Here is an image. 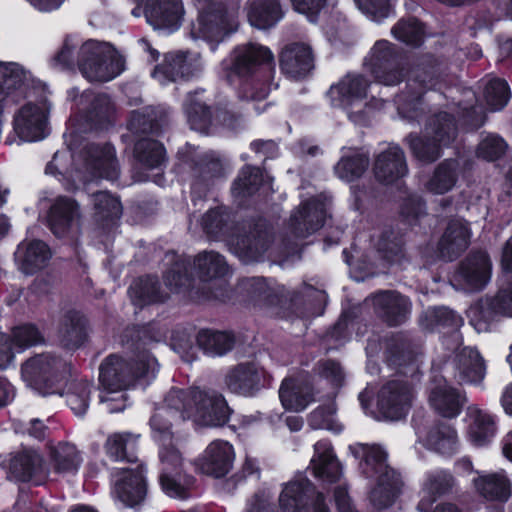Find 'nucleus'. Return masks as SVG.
Wrapping results in <instances>:
<instances>
[{
    "mask_svg": "<svg viewBox=\"0 0 512 512\" xmlns=\"http://www.w3.org/2000/svg\"><path fill=\"white\" fill-rule=\"evenodd\" d=\"M79 160L83 161L82 166L75 169V178L79 181L85 183L97 178L113 181L119 176L115 149L109 144L89 146Z\"/></svg>",
    "mask_w": 512,
    "mask_h": 512,
    "instance_id": "13",
    "label": "nucleus"
},
{
    "mask_svg": "<svg viewBox=\"0 0 512 512\" xmlns=\"http://www.w3.org/2000/svg\"><path fill=\"white\" fill-rule=\"evenodd\" d=\"M159 459L161 463L160 484L164 492L170 497L185 498L187 487L191 480L185 484L180 482L183 459L173 442L161 444L159 448Z\"/></svg>",
    "mask_w": 512,
    "mask_h": 512,
    "instance_id": "17",
    "label": "nucleus"
},
{
    "mask_svg": "<svg viewBox=\"0 0 512 512\" xmlns=\"http://www.w3.org/2000/svg\"><path fill=\"white\" fill-rule=\"evenodd\" d=\"M349 449L359 460L361 474L375 481L369 494L371 503L378 509L390 506L401 491L402 480L388 465L386 450L377 444L362 443L351 445Z\"/></svg>",
    "mask_w": 512,
    "mask_h": 512,
    "instance_id": "3",
    "label": "nucleus"
},
{
    "mask_svg": "<svg viewBox=\"0 0 512 512\" xmlns=\"http://www.w3.org/2000/svg\"><path fill=\"white\" fill-rule=\"evenodd\" d=\"M94 216L97 221H114L122 215V206L119 199L107 191L93 194Z\"/></svg>",
    "mask_w": 512,
    "mask_h": 512,
    "instance_id": "55",
    "label": "nucleus"
},
{
    "mask_svg": "<svg viewBox=\"0 0 512 512\" xmlns=\"http://www.w3.org/2000/svg\"><path fill=\"white\" fill-rule=\"evenodd\" d=\"M234 458V449L229 442L215 440L206 447L199 464L203 473L219 478L230 471Z\"/></svg>",
    "mask_w": 512,
    "mask_h": 512,
    "instance_id": "22",
    "label": "nucleus"
},
{
    "mask_svg": "<svg viewBox=\"0 0 512 512\" xmlns=\"http://www.w3.org/2000/svg\"><path fill=\"white\" fill-rule=\"evenodd\" d=\"M264 178L260 169L256 167L246 166L243 168L234 181L232 193L235 196H249L258 190Z\"/></svg>",
    "mask_w": 512,
    "mask_h": 512,
    "instance_id": "60",
    "label": "nucleus"
},
{
    "mask_svg": "<svg viewBox=\"0 0 512 512\" xmlns=\"http://www.w3.org/2000/svg\"><path fill=\"white\" fill-rule=\"evenodd\" d=\"M157 360L146 350L136 351L129 360L111 355L100 366V403L108 413L123 411L127 406L124 391L137 378H153Z\"/></svg>",
    "mask_w": 512,
    "mask_h": 512,
    "instance_id": "1",
    "label": "nucleus"
},
{
    "mask_svg": "<svg viewBox=\"0 0 512 512\" xmlns=\"http://www.w3.org/2000/svg\"><path fill=\"white\" fill-rule=\"evenodd\" d=\"M429 405L445 418L457 417L465 404L466 398L457 389L448 385L446 380L434 384L429 393Z\"/></svg>",
    "mask_w": 512,
    "mask_h": 512,
    "instance_id": "25",
    "label": "nucleus"
},
{
    "mask_svg": "<svg viewBox=\"0 0 512 512\" xmlns=\"http://www.w3.org/2000/svg\"><path fill=\"white\" fill-rule=\"evenodd\" d=\"M326 217V204L317 197L302 202L292 213L288 229L295 238H305L320 229Z\"/></svg>",
    "mask_w": 512,
    "mask_h": 512,
    "instance_id": "19",
    "label": "nucleus"
},
{
    "mask_svg": "<svg viewBox=\"0 0 512 512\" xmlns=\"http://www.w3.org/2000/svg\"><path fill=\"white\" fill-rule=\"evenodd\" d=\"M368 165V156L354 151L351 155H343L334 169L340 179L350 182L359 178L366 171Z\"/></svg>",
    "mask_w": 512,
    "mask_h": 512,
    "instance_id": "54",
    "label": "nucleus"
},
{
    "mask_svg": "<svg viewBox=\"0 0 512 512\" xmlns=\"http://www.w3.org/2000/svg\"><path fill=\"white\" fill-rule=\"evenodd\" d=\"M364 66L375 80L385 86H394L403 79L399 53L394 44L379 40L365 58Z\"/></svg>",
    "mask_w": 512,
    "mask_h": 512,
    "instance_id": "12",
    "label": "nucleus"
},
{
    "mask_svg": "<svg viewBox=\"0 0 512 512\" xmlns=\"http://www.w3.org/2000/svg\"><path fill=\"white\" fill-rule=\"evenodd\" d=\"M114 106L109 96L107 95H98L95 97L92 108L89 111L86 121L88 127H78L77 119L71 118L69 121V136L74 137L76 134L80 132H85L89 129H98L102 128L108 123L113 115Z\"/></svg>",
    "mask_w": 512,
    "mask_h": 512,
    "instance_id": "43",
    "label": "nucleus"
},
{
    "mask_svg": "<svg viewBox=\"0 0 512 512\" xmlns=\"http://www.w3.org/2000/svg\"><path fill=\"white\" fill-rule=\"evenodd\" d=\"M483 96L489 110L498 111L507 105L511 92L505 80L491 78L484 84Z\"/></svg>",
    "mask_w": 512,
    "mask_h": 512,
    "instance_id": "56",
    "label": "nucleus"
},
{
    "mask_svg": "<svg viewBox=\"0 0 512 512\" xmlns=\"http://www.w3.org/2000/svg\"><path fill=\"white\" fill-rule=\"evenodd\" d=\"M412 399V388L405 381H389L378 393V412L385 420H400L407 415Z\"/></svg>",
    "mask_w": 512,
    "mask_h": 512,
    "instance_id": "16",
    "label": "nucleus"
},
{
    "mask_svg": "<svg viewBox=\"0 0 512 512\" xmlns=\"http://www.w3.org/2000/svg\"><path fill=\"white\" fill-rule=\"evenodd\" d=\"M59 338L63 346L73 349L85 339V319L76 311L67 312L60 324Z\"/></svg>",
    "mask_w": 512,
    "mask_h": 512,
    "instance_id": "48",
    "label": "nucleus"
},
{
    "mask_svg": "<svg viewBox=\"0 0 512 512\" xmlns=\"http://www.w3.org/2000/svg\"><path fill=\"white\" fill-rule=\"evenodd\" d=\"M313 475L325 482L337 481L342 472L330 442L320 440L314 445V455L310 462Z\"/></svg>",
    "mask_w": 512,
    "mask_h": 512,
    "instance_id": "36",
    "label": "nucleus"
},
{
    "mask_svg": "<svg viewBox=\"0 0 512 512\" xmlns=\"http://www.w3.org/2000/svg\"><path fill=\"white\" fill-rule=\"evenodd\" d=\"M181 411L182 408L172 407L169 403L165 402V405L158 408L151 417L152 437L159 445L173 442L172 422L184 420L181 417Z\"/></svg>",
    "mask_w": 512,
    "mask_h": 512,
    "instance_id": "46",
    "label": "nucleus"
},
{
    "mask_svg": "<svg viewBox=\"0 0 512 512\" xmlns=\"http://www.w3.org/2000/svg\"><path fill=\"white\" fill-rule=\"evenodd\" d=\"M10 472L19 481L35 479L39 484L44 474V460L36 450L24 449L11 459Z\"/></svg>",
    "mask_w": 512,
    "mask_h": 512,
    "instance_id": "39",
    "label": "nucleus"
},
{
    "mask_svg": "<svg viewBox=\"0 0 512 512\" xmlns=\"http://www.w3.org/2000/svg\"><path fill=\"white\" fill-rule=\"evenodd\" d=\"M492 263L486 252L470 254L460 265L456 279L466 290H480L491 278Z\"/></svg>",
    "mask_w": 512,
    "mask_h": 512,
    "instance_id": "20",
    "label": "nucleus"
},
{
    "mask_svg": "<svg viewBox=\"0 0 512 512\" xmlns=\"http://www.w3.org/2000/svg\"><path fill=\"white\" fill-rule=\"evenodd\" d=\"M77 47L78 40L72 36L67 37L53 58V65L64 69L77 64L82 75L90 81H110L123 72L124 60L110 44L86 41L76 56Z\"/></svg>",
    "mask_w": 512,
    "mask_h": 512,
    "instance_id": "2",
    "label": "nucleus"
},
{
    "mask_svg": "<svg viewBox=\"0 0 512 512\" xmlns=\"http://www.w3.org/2000/svg\"><path fill=\"white\" fill-rule=\"evenodd\" d=\"M373 245L379 257L368 260L362 267L367 272L370 268H377L378 272H385L389 263H396L402 257V240L392 229L384 230L379 236L373 238Z\"/></svg>",
    "mask_w": 512,
    "mask_h": 512,
    "instance_id": "29",
    "label": "nucleus"
},
{
    "mask_svg": "<svg viewBox=\"0 0 512 512\" xmlns=\"http://www.w3.org/2000/svg\"><path fill=\"white\" fill-rule=\"evenodd\" d=\"M91 384L81 380L72 385L67 393V404L77 416H83L89 406Z\"/></svg>",
    "mask_w": 512,
    "mask_h": 512,
    "instance_id": "63",
    "label": "nucleus"
},
{
    "mask_svg": "<svg viewBox=\"0 0 512 512\" xmlns=\"http://www.w3.org/2000/svg\"><path fill=\"white\" fill-rule=\"evenodd\" d=\"M456 137V127L452 117L442 112L434 116L426 127V139L409 135L407 141L417 159L433 162L440 157L441 146L449 145Z\"/></svg>",
    "mask_w": 512,
    "mask_h": 512,
    "instance_id": "8",
    "label": "nucleus"
},
{
    "mask_svg": "<svg viewBox=\"0 0 512 512\" xmlns=\"http://www.w3.org/2000/svg\"><path fill=\"white\" fill-rule=\"evenodd\" d=\"M49 461L56 473L75 474L83 463V456L75 444L60 441L49 446Z\"/></svg>",
    "mask_w": 512,
    "mask_h": 512,
    "instance_id": "40",
    "label": "nucleus"
},
{
    "mask_svg": "<svg viewBox=\"0 0 512 512\" xmlns=\"http://www.w3.org/2000/svg\"><path fill=\"white\" fill-rule=\"evenodd\" d=\"M279 398L286 410H304L313 401L310 382L303 375L285 378L279 389Z\"/></svg>",
    "mask_w": 512,
    "mask_h": 512,
    "instance_id": "28",
    "label": "nucleus"
},
{
    "mask_svg": "<svg viewBox=\"0 0 512 512\" xmlns=\"http://www.w3.org/2000/svg\"><path fill=\"white\" fill-rule=\"evenodd\" d=\"M188 123L191 129L204 133L211 123V113L205 103L198 97V93L189 94L184 104Z\"/></svg>",
    "mask_w": 512,
    "mask_h": 512,
    "instance_id": "53",
    "label": "nucleus"
},
{
    "mask_svg": "<svg viewBox=\"0 0 512 512\" xmlns=\"http://www.w3.org/2000/svg\"><path fill=\"white\" fill-rule=\"evenodd\" d=\"M158 282L154 277L147 276L135 280L129 288L130 298L135 306L162 302L165 297L158 292Z\"/></svg>",
    "mask_w": 512,
    "mask_h": 512,
    "instance_id": "52",
    "label": "nucleus"
},
{
    "mask_svg": "<svg viewBox=\"0 0 512 512\" xmlns=\"http://www.w3.org/2000/svg\"><path fill=\"white\" fill-rule=\"evenodd\" d=\"M453 486L454 478L449 472L436 470L427 473L423 482L422 497L417 506L418 510L429 512L437 497L451 490Z\"/></svg>",
    "mask_w": 512,
    "mask_h": 512,
    "instance_id": "42",
    "label": "nucleus"
},
{
    "mask_svg": "<svg viewBox=\"0 0 512 512\" xmlns=\"http://www.w3.org/2000/svg\"><path fill=\"white\" fill-rule=\"evenodd\" d=\"M358 8L374 21L387 18L393 10V0H355Z\"/></svg>",
    "mask_w": 512,
    "mask_h": 512,
    "instance_id": "64",
    "label": "nucleus"
},
{
    "mask_svg": "<svg viewBox=\"0 0 512 512\" xmlns=\"http://www.w3.org/2000/svg\"><path fill=\"white\" fill-rule=\"evenodd\" d=\"M420 322L426 329H434L439 326L449 328L456 339L459 338L458 329L463 324V320L458 314L445 307L428 309Z\"/></svg>",
    "mask_w": 512,
    "mask_h": 512,
    "instance_id": "51",
    "label": "nucleus"
},
{
    "mask_svg": "<svg viewBox=\"0 0 512 512\" xmlns=\"http://www.w3.org/2000/svg\"><path fill=\"white\" fill-rule=\"evenodd\" d=\"M470 236V229L464 220H451L438 244L440 257L446 260L456 258L467 249Z\"/></svg>",
    "mask_w": 512,
    "mask_h": 512,
    "instance_id": "32",
    "label": "nucleus"
},
{
    "mask_svg": "<svg viewBox=\"0 0 512 512\" xmlns=\"http://www.w3.org/2000/svg\"><path fill=\"white\" fill-rule=\"evenodd\" d=\"M30 71L15 62H0V115L11 104L31 95L37 86Z\"/></svg>",
    "mask_w": 512,
    "mask_h": 512,
    "instance_id": "14",
    "label": "nucleus"
},
{
    "mask_svg": "<svg viewBox=\"0 0 512 512\" xmlns=\"http://www.w3.org/2000/svg\"><path fill=\"white\" fill-rule=\"evenodd\" d=\"M282 71L293 79L303 78L313 69V56L309 46L291 44L280 55Z\"/></svg>",
    "mask_w": 512,
    "mask_h": 512,
    "instance_id": "34",
    "label": "nucleus"
},
{
    "mask_svg": "<svg viewBox=\"0 0 512 512\" xmlns=\"http://www.w3.org/2000/svg\"><path fill=\"white\" fill-rule=\"evenodd\" d=\"M9 337L17 353H22L26 349L44 341L41 332L32 324L14 327Z\"/></svg>",
    "mask_w": 512,
    "mask_h": 512,
    "instance_id": "59",
    "label": "nucleus"
},
{
    "mask_svg": "<svg viewBox=\"0 0 512 512\" xmlns=\"http://www.w3.org/2000/svg\"><path fill=\"white\" fill-rule=\"evenodd\" d=\"M18 269L30 275L44 268L51 258L49 247L40 240H24L15 251Z\"/></svg>",
    "mask_w": 512,
    "mask_h": 512,
    "instance_id": "30",
    "label": "nucleus"
},
{
    "mask_svg": "<svg viewBox=\"0 0 512 512\" xmlns=\"http://www.w3.org/2000/svg\"><path fill=\"white\" fill-rule=\"evenodd\" d=\"M240 286L255 305L266 308L282 304L285 296V288L272 279L247 278L242 280Z\"/></svg>",
    "mask_w": 512,
    "mask_h": 512,
    "instance_id": "24",
    "label": "nucleus"
},
{
    "mask_svg": "<svg viewBox=\"0 0 512 512\" xmlns=\"http://www.w3.org/2000/svg\"><path fill=\"white\" fill-rule=\"evenodd\" d=\"M283 17L279 0H249L248 20L258 29L274 26Z\"/></svg>",
    "mask_w": 512,
    "mask_h": 512,
    "instance_id": "44",
    "label": "nucleus"
},
{
    "mask_svg": "<svg viewBox=\"0 0 512 512\" xmlns=\"http://www.w3.org/2000/svg\"><path fill=\"white\" fill-rule=\"evenodd\" d=\"M197 345L209 356H222L229 352L234 344V336L228 332L201 330L197 335Z\"/></svg>",
    "mask_w": 512,
    "mask_h": 512,
    "instance_id": "49",
    "label": "nucleus"
},
{
    "mask_svg": "<svg viewBox=\"0 0 512 512\" xmlns=\"http://www.w3.org/2000/svg\"><path fill=\"white\" fill-rule=\"evenodd\" d=\"M70 371L67 361L51 353L37 354L21 365L23 381L43 396L61 394Z\"/></svg>",
    "mask_w": 512,
    "mask_h": 512,
    "instance_id": "6",
    "label": "nucleus"
},
{
    "mask_svg": "<svg viewBox=\"0 0 512 512\" xmlns=\"http://www.w3.org/2000/svg\"><path fill=\"white\" fill-rule=\"evenodd\" d=\"M183 14L181 0H148L145 10L147 21L155 29L179 28Z\"/></svg>",
    "mask_w": 512,
    "mask_h": 512,
    "instance_id": "27",
    "label": "nucleus"
},
{
    "mask_svg": "<svg viewBox=\"0 0 512 512\" xmlns=\"http://www.w3.org/2000/svg\"><path fill=\"white\" fill-rule=\"evenodd\" d=\"M134 152L138 161L150 168L160 166L165 158L164 147L151 139L139 140L135 144Z\"/></svg>",
    "mask_w": 512,
    "mask_h": 512,
    "instance_id": "58",
    "label": "nucleus"
},
{
    "mask_svg": "<svg viewBox=\"0 0 512 512\" xmlns=\"http://www.w3.org/2000/svg\"><path fill=\"white\" fill-rule=\"evenodd\" d=\"M439 71V63L433 56H424L417 62L407 82L408 95H398L395 98V104L400 114L414 110L424 92L436 87Z\"/></svg>",
    "mask_w": 512,
    "mask_h": 512,
    "instance_id": "11",
    "label": "nucleus"
},
{
    "mask_svg": "<svg viewBox=\"0 0 512 512\" xmlns=\"http://www.w3.org/2000/svg\"><path fill=\"white\" fill-rule=\"evenodd\" d=\"M467 420V437L470 443L476 447H483L490 443L496 433L493 417L477 406H469Z\"/></svg>",
    "mask_w": 512,
    "mask_h": 512,
    "instance_id": "38",
    "label": "nucleus"
},
{
    "mask_svg": "<svg viewBox=\"0 0 512 512\" xmlns=\"http://www.w3.org/2000/svg\"><path fill=\"white\" fill-rule=\"evenodd\" d=\"M314 494L311 482L303 477L286 483L279 496L283 512H308L310 497Z\"/></svg>",
    "mask_w": 512,
    "mask_h": 512,
    "instance_id": "35",
    "label": "nucleus"
},
{
    "mask_svg": "<svg viewBox=\"0 0 512 512\" xmlns=\"http://www.w3.org/2000/svg\"><path fill=\"white\" fill-rule=\"evenodd\" d=\"M199 17L192 27L194 38L221 41L236 25L237 3L224 4L216 0H195Z\"/></svg>",
    "mask_w": 512,
    "mask_h": 512,
    "instance_id": "7",
    "label": "nucleus"
},
{
    "mask_svg": "<svg viewBox=\"0 0 512 512\" xmlns=\"http://www.w3.org/2000/svg\"><path fill=\"white\" fill-rule=\"evenodd\" d=\"M200 71L198 57L188 53H170L165 61L156 67L152 76L161 84L166 85L178 79H185L194 76Z\"/></svg>",
    "mask_w": 512,
    "mask_h": 512,
    "instance_id": "21",
    "label": "nucleus"
},
{
    "mask_svg": "<svg viewBox=\"0 0 512 512\" xmlns=\"http://www.w3.org/2000/svg\"><path fill=\"white\" fill-rule=\"evenodd\" d=\"M80 212L77 203L68 197H58L50 208L49 225L52 232L62 237L79 222Z\"/></svg>",
    "mask_w": 512,
    "mask_h": 512,
    "instance_id": "37",
    "label": "nucleus"
},
{
    "mask_svg": "<svg viewBox=\"0 0 512 512\" xmlns=\"http://www.w3.org/2000/svg\"><path fill=\"white\" fill-rule=\"evenodd\" d=\"M194 266L204 279L224 276L228 272L224 258L216 252L199 254L194 260Z\"/></svg>",
    "mask_w": 512,
    "mask_h": 512,
    "instance_id": "57",
    "label": "nucleus"
},
{
    "mask_svg": "<svg viewBox=\"0 0 512 512\" xmlns=\"http://www.w3.org/2000/svg\"><path fill=\"white\" fill-rule=\"evenodd\" d=\"M498 316L512 317V284L501 288L494 297L479 300L468 310L470 323L478 332L487 331Z\"/></svg>",
    "mask_w": 512,
    "mask_h": 512,
    "instance_id": "15",
    "label": "nucleus"
},
{
    "mask_svg": "<svg viewBox=\"0 0 512 512\" xmlns=\"http://www.w3.org/2000/svg\"><path fill=\"white\" fill-rule=\"evenodd\" d=\"M262 375L254 363L239 364L227 372L225 385L233 393L249 396L258 390Z\"/></svg>",
    "mask_w": 512,
    "mask_h": 512,
    "instance_id": "33",
    "label": "nucleus"
},
{
    "mask_svg": "<svg viewBox=\"0 0 512 512\" xmlns=\"http://www.w3.org/2000/svg\"><path fill=\"white\" fill-rule=\"evenodd\" d=\"M393 36L408 45L418 46L424 38V30L415 18L401 19L392 28Z\"/></svg>",
    "mask_w": 512,
    "mask_h": 512,
    "instance_id": "61",
    "label": "nucleus"
},
{
    "mask_svg": "<svg viewBox=\"0 0 512 512\" xmlns=\"http://www.w3.org/2000/svg\"><path fill=\"white\" fill-rule=\"evenodd\" d=\"M51 103L47 97L37 102L29 101L16 110L13 129L22 142H36L47 135L48 116Z\"/></svg>",
    "mask_w": 512,
    "mask_h": 512,
    "instance_id": "10",
    "label": "nucleus"
},
{
    "mask_svg": "<svg viewBox=\"0 0 512 512\" xmlns=\"http://www.w3.org/2000/svg\"><path fill=\"white\" fill-rule=\"evenodd\" d=\"M165 401L172 407L182 408L181 417L199 426L218 427L229 420V407L224 397L215 390L172 388Z\"/></svg>",
    "mask_w": 512,
    "mask_h": 512,
    "instance_id": "4",
    "label": "nucleus"
},
{
    "mask_svg": "<svg viewBox=\"0 0 512 512\" xmlns=\"http://www.w3.org/2000/svg\"><path fill=\"white\" fill-rule=\"evenodd\" d=\"M336 408L333 402L319 406L313 410L308 418L309 425L313 429H326L334 433L342 431V425L335 419Z\"/></svg>",
    "mask_w": 512,
    "mask_h": 512,
    "instance_id": "62",
    "label": "nucleus"
},
{
    "mask_svg": "<svg viewBox=\"0 0 512 512\" xmlns=\"http://www.w3.org/2000/svg\"><path fill=\"white\" fill-rule=\"evenodd\" d=\"M416 435L419 440H424L425 444L441 454H453L458 446V436L456 430L447 424L439 423L432 426L425 434L420 428H416Z\"/></svg>",
    "mask_w": 512,
    "mask_h": 512,
    "instance_id": "41",
    "label": "nucleus"
},
{
    "mask_svg": "<svg viewBox=\"0 0 512 512\" xmlns=\"http://www.w3.org/2000/svg\"><path fill=\"white\" fill-rule=\"evenodd\" d=\"M369 86L363 75L349 73L330 88L329 94L333 105L343 108L354 123L363 124Z\"/></svg>",
    "mask_w": 512,
    "mask_h": 512,
    "instance_id": "9",
    "label": "nucleus"
},
{
    "mask_svg": "<svg viewBox=\"0 0 512 512\" xmlns=\"http://www.w3.org/2000/svg\"><path fill=\"white\" fill-rule=\"evenodd\" d=\"M477 491L488 500L506 501L511 495V483L503 470L480 475L474 479Z\"/></svg>",
    "mask_w": 512,
    "mask_h": 512,
    "instance_id": "47",
    "label": "nucleus"
},
{
    "mask_svg": "<svg viewBox=\"0 0 512 512\" xmlns=\"http://www.w3.org/2000/svg\"><path fill=\"white\" fill-rule=\"evenodd\" d=\"M377 312L391 325H400L407 320L411 313L409 299L396 291H381L373 298Z\"/></svg>",
    "mask_w": 512,
    "mask_h": 512,
    "instance_id": "23",
    "label": "nucleus"
},
{
    "mask_svg": "<svg viewBox=\"0 0 512 512\" xmlns=\"http://www.w3.org/2000/svg\"><path fill=\"white\" fill-rule=\"evenodd\" d=\"M113 497L126 507L141 503L147 493L144 468L121 469L115 474Z\"/></svg>",
    "mask_w": 512,
    "mask_h": 512,
    "instance_id": "18",
    "label": "nucleus"
},
{
    "mask_svg": "<svg viewBox=\"0 0 512 512\" xmlns=\"http://www.w3.org/2000/svg\"><path fill=\"white\" fill-rule=\"evenodd\" d=\"M273 59L272 52L259 44L249 43L234 49L231 54L232 70L241 76L254 75L243 83L240 97L260 101L268 96Z\"/></svg>",
    "mask_w": 512,
    "mask_h": 512,
    "instance_id": "5",
    "label": "nucleus"
},
{
    "mask_svg": "<svg viewBox=\"0 0 512 512\" xmlns=\"http://www.w3.org/2000/svg\"><path fill=\"white\" fill-rule=\"evenodd\" d=\"M374 174L383 183H393L408 172L403 150L398 145H389L379 153L374 163Z\"/></svg>",
    "mask_w": 512,
    "mask_h": 512,
    "instance_id": "26",
    "label": "nucleus"
},
{
    "mask_svg": "<svg viewBox=\"0 0 512 512\" xmlns=\"http://www.w3.org/2000/svg\"><path fill=\"white\" fill-rule=\"evenodd\" d=\"M459 172L460 167L456 160H446L440 163L425 183V190L434 195L448 193L455 187Z\"/></svg>",
    "mask_w": 512,
    "mask_h": 512,
    "instance_id": "45",
    "label": "nucleus"
},
{
    "mask_svg": "<svg viewBox=\"0 0 512 512\" xmlns=\"http://www.w3.org/2000/svg\"><path fill=\"white\" fill-rule=\"evenodd\" d=\"M454 375L459 383L480 384L486 375V366L479 352L472 347H463L454 360Z\"/></svg>",
    "mask_w": 512,
    "mask_h": 512,
    "instance_id": "31",
    "label": "nucleus"
},
{
    "mask_svg": "<svg viewBox=\"0 0 512 512\" xmlns=\"http://www.w3.org/2000/svg\"><path fill=\"white\" fill-rule=\"evenodd\" d=\"M139 436L131 433H114L105 443L107 455L114 461H134L133 452L136 448Z\"/></svg>",
    "mask_w": 512,
    "mask_h": 512,
    "instance_id": "50",
    "label": "nucleus"
}]
</instances>
